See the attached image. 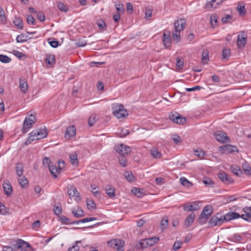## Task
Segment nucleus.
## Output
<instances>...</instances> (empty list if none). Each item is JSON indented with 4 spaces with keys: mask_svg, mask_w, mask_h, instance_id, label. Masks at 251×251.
<instances>
[{
    "mask_svg": "<svg viewBox=\"0 0 251 251\" xmlns=\"http://www.w3.org/2000/svg\"><path fill=\"white\" fill-rule=\"evenodd\" d=\"M184 61L182 59L177 58L176 61V67L178 69H181L183 68Z\"/></svg>",
    "mask_w": 251,
    "mask_h": 251,
    "instance_id": "obj_51",
    "label": "nucleus"
},
{
    "mask_svg": "<svg viewBox=\"0 0 251 251\" xmlns=\"http://www.w3.org/2000/svg\"><path fill=\"white\" fill-rule=\"evenodd\" d=\"M104 190L109 198H113L115 196V189L114 186L108 185L105 187Z\"/></svg>",
    "mask_w": 251,
    "mask_h": 251,
    "instance_id": "obj_23",
    "label": "nucleus"
},
{
    "mask_svg": "<svg viewBox=\"0 0 251 251\" xmlns=\"http://www.w3.org/2000/svg\"><path fill=\"white\" fill-rule=\"evenodd\" d=\"M195 218V214L194 213H190L186 218L184 222V226L188 227L194 222Z\"/></svg>",
    "mask_w": 251,
    "mask_h": 251,
    "instance_id": "obj_28",
    "label": "nucleus"
},
{
    "mask_svg": "<svg viewBox=\"0 0 251 251\" xmlns=\"http://www.w3.org/2000/svg\"><path fill=\"white\" fill-rule=\"evenodd\" d=\"M14 249H20L23 251H31L33 249L32 247L26 242L22 239H18L15 244L13 245Z\"/></svg>",
    "mask_w": 251,
    "mask_h": 251,
    "instance_id": "obj_5",
    "label": "nucleus"
},
{
    "mask_svg": "<svg viewBox=\"0 0 251 251\" xmlns=\"http://www.w3.org/2000/svg\"><path fill=\"white\" fill-rule=\"evenodd\" d=\"M237 10L240 16H244L246 13L245 5L240 3L237 5Z\"/></svg>",
    "mask_w": 251,
    "mask_h": 251,
    "instance_id": "obj_35",
    "label": "nucleus"
},
{
    "mask_svg": "<svg viewBox=\"0 0 251 251\" xmlns=\"http://www.w3.org/2000/svg\"><path fill=\"white\" fill-rule=\"evenodd\" d=\"M71 212L72 214L75 218H81L84 216V212L83 210L79 207H72L71 208Z\"/></svg>",
    "mask_w": 251,
    "mask_h": 251,
    "instance_id": "obj_18",
    "label": "nucleus"
},
{
    "mask_svg": "<svg viewBox=\"0 0 251 251\" xmlns=\"http://www.w3.org/2000/svg\"><path fill=\"white\" fill-rule=\"evenodd\" d=\"M218 19V16L217 14H214L210 16V23L212 26L216 25Z\"/></svg>",
    "mask_w": 251,
    "mask_h": 251,
    "instance_id": "obj_46",
    "label": "nucleus"
},
{
    "mask_svg": "<svg viewBox=\"0 0 251 251\" xmlns=\"http://www.w3.org/2000/svg\"><path fill=\"white\" fill-rule=\"evenodd\" d=\"M203 182L206 186L212 188L215 185L214 182L208 177H204L203 179Z\"/></svg>",
    "mask_w": 251,
    "mask_h": 251,
    "instance_id": "obj_36",
    "label": "nucleus"
},
{
    "mask_svg": "<svg viewBox=\"0 0 251 251\" xmlns=\"http://www.w3.org/2000/svg\"><path fill=\"white\" fill-rule=\"evenodd\" d=\"M247 36L244 31L240 32L238 35L237 46L239 48H243L245 47L247 43Z\"/></svg>",
    "mask_w": 251,
    "mask_h": 251,
    "instance_id": "obj_12",
    "label": "nucleus"
},
{
    "mask_svg": "<svg viewBox=\"0 0 251 251\" xmlns=\"http://www.w3.org/2000/svg\"><path fill=\"white\" fill-rule=\"evenodd\" d=\"M47 135L46 129L43 128L39 130H34L29 133L28 138L26 140L25 144L28 145L33 141L38 140L45 138Z\"/></svg>",
    "mask_w": 251,
    "mask_h": 251,
    "instance_id": "obj_1",
    "label": "nucleus"
},
{
    "mask_svg": "<svg viewBox=\"0 0 251 251\" xmlns=\"http://www.w3.org/2000/svg\"><path fill=\"white\" fill-rule=\"evenodd\" d=\"M212 212L213 208L211 206L208 205L205 206L199 217V222L200 223H202L203 220H204V222H205L208 219L209 216L211 215Z\"/></svg>",
    "mask_w": 251,
    "mask_h": 251,
    "instance_id": "obj_6",
    "label": "nucleus"
},
{
    "mask_svg": "<svg viewBox=\"0 0 251 251\" xmlns=\"http://www.w3.org/2000/svg\"><path fill=\"white\" fill-rule=\"evenodd\" d=\"M54 214L56 215H60L62 211L61 206H54L53 208Z\"/></svg>",
    "mask_w": 251,
    "mask_h": 251,
    "instance_id": "obj_57",
    "label": "nucleus"
},
{
    "mask_svg": "<svg viewBox=\"0 0 251 251\" xmlns=\"http://www.w3.org/2000/svg\"><path fill=\"white\" fill-rule=\"evenodd\" d=\"M169 118L174 123L179 125H183L186 122V119L176 112L170 114Z\"/></svg>",
    "mask_w": 251,
    "mask_h": 251,
    "instance_id": "obj_8",
    "label": "nucleus"
},
{
    "mask_svg": "<svg viewBox=\"0 0 251 251\" xmlns=\"http://www.w3.org/2000/svg\"><path fill=\"white\" fill-rule=\"evenodd\" d=\"M224 221L225 220L224 215L220 213H217L210 219L209 225L211 227H214L221 225Z\"/></svg>",
    "mask_w": 251,
    "mask_h": 251,
    "instance_id": "obj_4",
    "label": "nucleus"
},
{
    "mask_svg": "<svg viewBox=\"0 0 251 251\" xmlns=\"http://www.w3.org/2000/svg\"><path fill=\"white\" fill-rule=\"evenodd\" d=\"M180 181L181 184L186 187L189 188L192 186L193 184L192 183L190 182L188 180H187L185 177H181L180 178Z\"/></svg>",
    "mask_w": 251,
    "mask_h": 251,
    "instance_id": "obj_37",
    "label": "nucleus"
},
{
    "mask_svg": "<svg viewBox=\"0 0 251 251\" xmlns=\"http://www.w3.org/2000/svg\"><path fill=\"white\" fill-rule=\"evenodd\" d=\"M68 194L71 198H74L76 201L80 199L79 193L77 192L75 187L74 186H71L70 188H68Z\"/></svg>",
    "mask_w": 251,
    "mask_h": 251,
    "instance_id": "obj_16",
    "label": "nucleus"
},
{
    "mask_svg": "<svg viewBox=\"0 0 251 251\" xmlns=\"http://www.w3.org/2000/svg\"><path fill=\"white\" fill-rule=\"evenodd\" d=\"M65 162L63 160H59L57 162V167L56 165H53L52 163L49 165V169L50 173H56L59 170L64 171Z\"/></svg>",
    "mask_w": 251,
    "mask_h": 251,
    "instance_id": "obj_9",
    "label": "nucleus"
},
{
    "mask_svg": "<svg viewBox=\"0 0 251 251\" xmlns=\"http://www.w3.org/2000/svg\"><path fill=\"white\" fill-rule=\"evenodd\" d=\"M70 159L72 164L74 166L77 165L78 164V159L77 154L75 152H73L70 155Z\"/></svg>",
    "mask_w": 251,
    "mask_h": 251,
    "instance_id": "obj_33",
    "label": "nucleus"
},
{
    "mask_svg": "<svg viewBox=\"0 0 251 251\" xmlns=\"http://www.w3.org/2000/svg\"><path fill=\"white\" fill-rule=\"evenodd\" d=\"M160 225L162 230L166 228L168 225V219L166 218H163L161 221Z\"/></svg>",
    "mask_w": 251,
    "mask_h": 251,
    "instance_id": "obj_59",
    "label": "nucleus"
},
{
    "mask_svg": "<svg viewBox=\"0 0 251 251\" xmlns=\"http://www.w3.org/2000/svg\"><path fill=\"white\" fill-rule=\"evenodd\" d=\"M87 208L90 210H93L96 209V204L94 201L90 199H87L86 201Z\"/></svg>",
    "mask_w": 251,
    "mask_h": 251,
    "instance_id": "obj_38",
    "label": "nucleus"
},
{
    "mask_svg": "<svg viewBox=\"0 0 251 251\" xmlns=\"http://www.w3.org/2000/svg\"><path fill=\"white\" fill-rule=\"evenodd\" d=\"M15 25L19 29H22L23 28V20L21 18H15L13 21Z\"/></svg>",
    "mask_w": 251,
    "mask_h": 251,
    "instance_id": "obj_34",
    "label": "nucleus"
},
{
    "mask_svg": "<svg viewBox=\"0 0 251 251\" xmlns=\"http://www.w3.org/2000/svg\"><path fill=\"white\" fill-rule=\"evenodd\" d=\"M115 149L117 152L121 156L127 155L131 151V149L129 147L124 144H120L115 146Z\"/></svg>",
    "mask_w": 251,
    "mask_h": 251,
    "instance_id": "obj_10",
    "label": "nucleus"
},
{
    "mask_svg": "<svg viewBox=\"0 0 251 251\" xmlns=\"http://www.w3.org/2000/svg\"><path fill=\"white\" fill-rule=\"evenodd\" d=\"M216 139L221 143H226L229 141V138L226 133L222 131H218L214 134Z\"/></svg>",
    "mask_w": 251,
    "mask_h": 251,
    "instance_id": "obj_13",
    "label": "nucleus"
},
{
    "mask_svg": "<svg viewBox=\"0 0 251 251\" xmlns=\"http://www.w3.org/2000/svg\"><path fill=\"white\" fill-rule=\"evenodd\" d=\"M15 169L16 173H23L24 165L22 163H17L16 165Z\"/></svg>",
    "mask_w": 251,
    "mask_h": 251,
    "instance_id": "obj_60",
    "label": "nucleus"
},
{
    "mask_svg": "<svg viewBox=\"0 0 251 251\" xmlns=\"http://www.w3.org/2000/svg\"><path fill=\"white\" fill-rule=\"evenodd\" d=\"M180 32L179 31L175 30V33H173L172 38L176 42L179 41L180 40Z\"/></svg>",
    "mask_w": 251,
    "mask_h": 251,
    "instance_id": "obj_52",
    "label": "nucleus"
},
{
    "mask_svg": "<svg viewBox=\"0 0 251 251\" xmlns=\"http://www.w3.org/2000/svg\"><path fill=\"white\" fill-rule=\"evenodd\" d=\"M119 161L122 166L125 167L126 166L127 160L125 155L121 156L119 158Z\"/></svg>",
    "mask_w": 251,
    "mask_h": 251,
    "instance_id": "obj_53",
    "label": "nucleus"
},
{
    "mask_svg": "<svg viewBox=\"0 0 251 251\" xmlns=\"http://www.w3.org/2000/svg\"><path fill=\"white\" fill-rule=\"evenodd\" d=\"M76 133V129L74 126L67 127L65 133V137L66 138H70L75 136Z\"/></svg>",
    "mask_w": 251,
    "mask_h": 251,
    "instance_id": "obj_17",
    "label": "nucleus"
},
{
    "mask_svg": "<svg viewBox=\"0 0 251 251\" xmlns=\"http://www.w3.org/2000/svg\"><path fill=\"white\" fill-rule=\"evenodd\" d=\"M219 151L222 153L228 154L238 151L236 147L231 145H226L219 147Z\"/></svg>",
    "mask_w": 251,
    "mask_h": 251,
    "instance_id": "obj_11",
    "label": "nucleus"
},
{
    "mask_svg": "<svg viewBox=\"0 0 251 251\" xmlns=\"http://www.w3.org/2000/svg\"><path fill=\"white\" fill-rule=\"evenodd\" d=\"M91 188L92 189V193L94 196L97 198H100V195L98 190V187L95 185H91Z\"/></svg>",
    "mask_w": 251,
    "mask_h": 251,
    "instance_id": "obj_39",
    "label": "nucleus"
},
{
    "mask_svg": "<svg viewBox=\"0 0 251 251\" xmlns=\"http://www.w3.org/2000/svg\"><path fill=\"white\" fill-rule=\"evenodd\" d=\"M11 59L7 55L0 54V62L3 63H8L11 62Z\"/></svg>",
    "mask_w": 251,
    "mask_h": 251,
    "instance_id": "obj_41",
    "label": "nucleus"
},
{
    "mask_svg": "<svg viewBox=\"0 0 251 251\" xmlns=\"http://www.w3.org/2000/svg\"><path fill=\"white\" fill-rule=\"evenodd\" d=\"M146 238L144 239L141 240L139 243V247H137L139 249H145L149 247L148 244H146Z\"/></svg>",
    "mask_w": 251,
    "mask_h": 251,
    "instance_id": "obj_48",
    "label": "nucleus"
},
{
    "mask_svg": "<svg viewBox=\"0 0 251 251\" xmlns=\"http://www.w3.org/2000/svg\"><path fill=\"white\" fill-rule=\"evenodd\" d=\"M60 221L64 224L71 225V220L64 215H61L59 217Z\"/></svg>",
    "mask_w": 251,
    "mask_h": 251,
    "instance_id": "obj_45",
    "label": "nucleus"
},
{
    "mask_svg": "<svg viewBox=\"0 0 251 251\" xmlns=\"http://www.w3.org/2000/svg\"><path fill=\"white\" fill-rule=\"evenodd\" d=\"M199 208V206L197 201L193 202L192 204L188 205L187 204L183 205V209L185 211H196Z\"/></svg>",
    "mask_w": 251,
    "mask_h": 251,
    "instance_id": "obj_22",
    "label": "nucleus"
},
{
    "mask_svg": "<svg viewBox=\"0 0 251 251\" xmlns=\"http://www.w3.org/2000/svg\"><path fill=\"white\" fill-rule=\"evenodd\" d=\"M209 59V52L208 50H204L202 51V56H201V61L203 63H206L207 61Z\"/></svg>",
    "mask_w": 251,
    "mask_h": 251,
    "instance_id": "obj_42",
    "label": "nucleus"
},
{
    "mask_svg": "<svg viewBox=\"0 0 251 251\" xmlns=\"http://www.w3.org/2000/svg\"><path fill=\"white\" fill-rule=\"evenodd\" d=\"M3 189L4 192L6 196L10 195L13 191L12 186L8 180L5 181L3 182Z\"/></svg>",
    "mask_w": 251,
    "mask_h": 251,
    "instance_id": "obj_20",
    "label": "nucleus"
},
{
    "mask_svg": "<svg viewBox=\"0 0 251 251\" xmlns=\"http://www.w3.org/2000/svg\"><path fill=\"white\" fill-rule=\"evenodd\" d=\"M242 169L245 173H250V171H251V168L250 165L246 162L242 164Z\"/></svg>",
    "mask_w": 251,
    "mask_h": 251,
    "instance_id": "obj_54",
    "label": "nucleus"
},
{
    "mask_svg": "<svg viewBox=\"0 0 251 251\" xmlns=\"http://www.w3.org/2000/svg\"><path fill=\"white\" fill-rule=\"evenodd\" d=\"M223 1V0H209L206 3V6L208 8H216L218 6L222 3Z\"/></svg>",
    "mask_w": 251,
    "mask_h": 251,
    "instance_id": "obj_26",
    "label": "nucleus"
},
{
    "mask_svg": "<svg viewBox=\"0 0 251 251\" xmlns=\"http://www.w3.org/2000/svg\"><path fill=\"white\" fill-rule=\"evenodd\" d=\"M186 21L185 19H180L175 21L174 23V27L175 30L181 31L185 27Z\"/></svg>",
    "mask_w": 251,
    "mask_h": 251,
    "instance_id": "obj_15",
    "label": "nucleus"
},
{
    "mask_svg": "<svg viewBox=\"0 0 251 251\" xmlns=\"http://www.w3.org/2000/svg\"><path fill=\"white\" fill-rule=\"evenodd\" d=\"M232 241L235 243H240L242 239V236L237 233H235L232 236Z\"/></svg>",
    "mask_w": 251,
    "mask_h": 251,
    "instance_id": "obj_44",
    "label": "nucleus"
},
{
    "mask_svg": "<svg viewBox=\"0 0 251 251\" xmlns=\"http://www.w3.org/2000/svg\"><path fill=\"white\" fill-rule=\"evenodd\" d=\"M57 7L62 11H67V8L65 5L62 2H58L57 3Z\"/></svg>",
    "mask_w": 251,
    "mask_h": 251,
    "instance_id": "obj_62",
    "label": "nucleus"
},
{
    "mask_svg": "<svg viewBox=\"0 0 251 251\" xmlns=\"http://www.w3.org/2000/svg\"><path fill=\"white\" fill-rule=\"evenodd\" d=\"M238 199V196L236 195L228 196L226 198V201L227 202H230L232 201H235L237 200Z\"/></svg>",
    "mask_w": 251,
    "mask_h": 251,
    "instance_id": "obj_55",
    "label": "nucleus"
},
{
    "mask_svg": "<svg viewBox=\"0 0 251 251\" xmlns=\"http://www.w3.org/2000/svg\"><path fill=\"white\" fill-rule=\"evenodd\" d=\"M244 213L241 214V218L248 222H251V206L245 207L243 209Z\"/></svg>",
    "mask_w": 251,
    "mask_h": 251,
    "instance_id": "obj_14",
    "label": "nucleus"
},
{
    "mask_svg": "<svg viewBox=\"0 0 251 251\" xmlns=\"http://www.w3.org/2000/svg\"><path fill=\"white\" fill-rule=\"evenodd\" d=\"M159 238L157 237H152L151 238H146V244H148L149 246H152L155 244L159 241Z\"/></svg>",
    "mask_w": 251,
    "mask_h": 251,
    "instance_id": "obj_32",
    "label": "nucleus"
},
{
    "mask_svg": "<svg viewBox=\"0 0 251 251\" xmlns=\"http://www.w3.org/2000/svg\"><path fill=\"white\" fill-rule=\"evenodd\" d=\"M96 122V115H93L90 117L88 120V124L90 126H92Z\"/></svg>",
    "mask_w": 251,
    "mask_h": 251,
    "instance_id": "obj_61",
    "label": "nucleus"
},
{
    "mask_svg": "<svg viewBox=\"0 0 251 251\" xmlns=\"http://www.w3.org/2000/svg\"><path fill=\"white\" fill-rule=\"evenodd\" d=\"M18 174V181L20 185L23 188H26L28 186V181L25 176L23 174Z\"/></svg>",
    "mask_w": 251,
    "mask_h": 251,
    "instance_id": "obj_25",
    "label": "nucleus"
},
{
    "mask_svg": "<svg viewBox=\"0 0 251 251\" xmlns=\"http://www.w3.org/2000/svg\"><path fill=\"white\" fill-rule=\"evenodd\" d=\"M125 177L129 182H133L136 179L133 174H125Z\"/></svg>",
    "mask_w": 251,
    "mask_h": 251,
    "instance_id": "obj_50",
    "label": "nucleus"
},
{
    "mask_svg": "<svg viewBox=\"0 0 251 251\" xmlns=\"http://www.w3.org/2000/svg\"><path fill=\"white\" fill-rule=\"evenodd\" d=\"M36 121L35 115L31 114L27 115L25 118L23 123V126L22 129V132L26 133Z\"/></svg>",
    "mask_w": 251,
    "mask_h": 251,
    "instance_id": "obj_2",
    "label": "nucleus"
},
{
    "mask_svg": "<svg viewBox=\"0 0 251 251\" xmlns=\"http://www.w3.org/2000/svg\"><path fill=\"white\" fill-rule=\"evenodd\" d=\"M218 176L224 183L229 184L233 182V179L227 174H218Z\"/></svg>",
    "mask_w": 251,
    "mask_h": 251,
    "instance_id": "obj_21",
    "label": "nucleus"
},
{
    "mask_svg": "<svg viewBox=\"0 0 251 251\" xmlns=\"http://www.w3.org/2000/svg\"><path fill=\"white\" fill-rule=\"evenodd\" d=\"M131 193L138 198H142L144 195L143 190L134 187L131 189Z\"/></svg>",
    "mask_w": 251,
    "mask_h": 251,
    "instance_id": "obj_30",
    "label": "nucleus"
},
{
    "mask_svg": "<svg viewBox=\"0 0 251 251\" xmlns=\"http://www.w3.org/2000/svg\"><path fill=\"white\" fill-rule=\"evenodd\" d=\"M124 241L121 239H114L109 241L107 244L111 248L116 249V251H124Z\"/></svg>",
    "mask_w": 251,
    "mask_h": 251,
    "instance_id": "obj_7",
    "label": "nucleus"
},
{
    "mask_svg": "<svg viewBox=\"0 0 251 251\" xmlns=\"http://www.w3.org/2000/svg\"><path fill=\"white\" fill-rule=\"evenodd\" d=\"M152 10L151 8H147L146 9V17L145 18L147 20H149V19L151 17L152 15Z\"/></svg>",
    "mask_w": 251,
    "mask_h": 251,
    "instance_id": "obj_64",
    "label": "nucleus"
},
{
    "mask_svg": "<svg viewBox=\"0 0 251 251\" xmlns=\"http://www.w3.org/2000/svg\"><path fill=\"white\" fill-rule=\"evenodd\" d=\"M26 22L29 25H34L35 24V20L32 15H28L27 16Z\"/></svg>",
    "mask_w": 251,
    "mask_h": 251,
    "instance_id": "obj_56",
    "label": "nucleus"
},
{
    "mask_svg": "<svg viewBox=\"0 0 251 251\" xmlns=\"http://www.w3.org/2000/svg\"><path fill=\"white\" fill-rule=\"evenodd\" d=\"M230 54V50L229 49L224 48L222 51V57L223 59H227Z\"/></svg>",
    "mask_w": 251,
    "mask_h": 251,
    "instance_id": "obj_43",
    "label": "nucleus"
},
{
    "mask_svg": "<svg viewBox=\"0 0 251 251\" xmlns=\"http://www.w3.org/2000/svg\"><path fill=\"white\" fill-rule=\"evenodd\" d=\"M46 63L49 65H52L55 64V56L50 54H47L46 58Z\"/></svg>",
    "mask_w": 251,
    "mask_h": 251,
    "instance_id": "obj_31",
    "label": "nucleus"
},
{
    "mask_svg": "<svg viewBox=\"0 0 251 251\" xmlns=\"http://www.w3.org/2000/svg\"><path fill=\"white\" fill-rule=\"evenodd\" d=\"M116 8L118 13H122L124 11V6L122 3H119L116 5Z\"/></svg>",
    "mask_w": 251,
    "mask_h": 251,
    "instance_id": "obj_63",
    "label": "nucleus"
},
{
    "mask_svg": "<svg viewBox=\"0 0 251 251\" xmlns=\"http://www.w3.org/2000/svg\"><path fill=\"white\" fill-rule=\"evenodd\" d=\"M80 241H77L75 242V244L73 245L72 247L70 248L68 251H78L79 250V247L78 244L80 243Z\"/></svg>",
    "mask_w": 251,
    "mask_h": 251,
    "instance_id": "obj_49",
    "label": "nucleus"
},
{
    "mask_svg": "<svg viewBox=\"0 0 251 251\" xmlns=\"http://www.w3.org/2000/svg\"><path fill=\"white\" fill-rule=\"evenodd\" d=\"M19 87L21 91L25 93L28 90V86L26 80L25 79L20 78L19 80Z\"/></svg>",
    "mask_w": 251,
    "mask_h": 251,
    "instance_id": "obj_24",
    "label": "nucleus"
},
{
    "mask_svg": "<svg viewBox=\"0 0 251 251\" xmlns=\"http://www.w3.org/2000/svg\"><path fill=\"white\" fill-rule=\"evenodd\" d=\"M113 115L117 118H125L127 116L126 110L122 104H115L112 106Z\"/></svg>",
    "mask_w": 251,
    "mask_h": 251,
    "instance_id": "obj_3",
    "label": "nucleus"
},
{
    "mask_svg": "<svg viewBox=\"0 0 251 251\" xmlns=\"http://www.w3.org/2000/svg\"><path fill=\"white\" fill-rule=\"evenodd\" d=\"M150 152L151 156L155 159H159L161 157L162 154L156 148H152Z\"/></svg>",
    "mask_w": 251,
    "mask_h": 251,
    "instance_id": "obj_29",
    "label": "nucleus"
},
{
    "mask_svg": "<svg viewBox=\"0 0 251 251\" xmlns=\"http://www.w3.org/2000/svg\"><path fill=\"white\" fill-rule=\"evenodd\" d=\"M232 16L230 15H226V16L223 17L222 18L221 21L223 24H226L229 21L232 20Z\"/></svg>",
    "mask_w": 251,
    "mask_h": 251,
    "instance_id": "obj_58",
    "label": "nucleus"
},
{
    "mask_svg": "<svg viewBox=\"0 0 251 251\" xmlns=\"http://www.w3.org/2000/svg\"><path fill=\"white\" fill-rule=\"evenodd\" d=\"M28 39V37L24 34H21L17 36L16 41L18 43H23L26 42Z\"/></svg>",
    "mask_w": 251,
    "mask_h": 251,
    "instance_id": "obj_40",
    "label": "nucleus"
},
{
    "mask_svg": "<svg viewBox=\"0 0 251 251\" xmlns=\"http://www.w3.org/2000/svg\"><path fill=\"white\" fill-rule=\"evenodd\" d=\"M163 44L165 48H169L171 46V41L170 33L163 34Z\"/></svg>",
    "mask_w": 251,
    "mask_h": 251,
    "instance_id": "obj_27",
    "label": "nucleus"
},
{
    "mask_svg": "<svg viewBox=\"0 0 251 251\" xmlns=\"http://www.w3.org/2000/svg\"><path fill=\"white\" fill-rule=\"evenodd\" d=\"M183 244V242L182 241H176L173 246V250L174 251H176L180 248H181L182 245Z\"/></svg>",
    "mask_w": 251,
    "mask_h": 251,
    "instance_id": "obj_47",
    "label": "nucleus"
},
{
    "mask_svg": "<svg viewBox=\"0 0 251 251\" xmlns=\"http://www.w3.org/2000/svg\"><path fill=\"white\" fill-rule=\"evenodd\" d=\"M224 216L225 221L227 222L241 217V215L235 212H229Z\"/></svg>",
    "mask_w": 251,
    "mask_h": 251,
    "instance_id": "obj_19",
    "label": "nucleus"
}]
</instances>
